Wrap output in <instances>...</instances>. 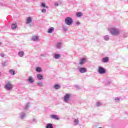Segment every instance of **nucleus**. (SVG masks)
Segmentation results:
<instances>
[{"label": "nucleus", "mask_w": 128, "mask_h": 128, "mask_svg": "<svg viewBox=\"0 0 128 128\" xmlns=\"http://www.w3.org/2000/svg\"><path fill=\"white\" fill-rule=\"evenodd\" d=\"M0 56L1 58H4V54L2 53H1L0 54Z\"/></svg>", "instance_id": "c9c22d12"}, {"label": "nucleus", "mask_w": 128, "mask_h": 128, "mask_svg": "<svg viewBox=\"0 0 128 128\" xmlns=\"http://www.w3.org/2000/svg\"><path fill=\"white\" fill-rule=\"evenodd\" d=\"M11 28L12 30H16V23H15L14 24H12L11 26Z\"/></svg>", "instance_id": "a878e982"}, {"label": "nucleus", "mask_w": 128, "mask_h": 128, "mask_svg": "<svg viewBox=\"0 0 128 128\" xmlns=\"http://www.w3.org/2000/svg\"><path fill=\"white\" fill-rule=\"evenodd\" d=\"M36 70L37 72H42V70L40 67H36Z\"/></svg>", "instance_id": "412c9836"}, {"label": "nucleus", "mask_w": 128, "mask_h": 128, "mask_svg": "<svg viewBox=\"0 0 128 128\" xmlns=\"http://www.w3.org/2000/svg\"><path fill=\"white\" fill-rule=\"evenodd\" d=\"M9 74H11V76H14L16 74V71L12 69L9 70Z\"/></svg>", "instance_id": "a211bd4d"}, {"label": "nucleus", "mask_w": 128, "mask_h": 128, "mask_svg": "<svg viewBox=\"0 0 128 128\" xmlns=\"http://www.w3.org/2000/svg\"><path fill=\"white\" fill-rule=\"evenodd\" d=\"M55 6H58V3H55Z\"/></svg>", "instance_id": "58836bf2"}, {"label": "nucleus", "mask_w": 128, "mask_h": 128, "mask_svg": "<svg viewBox=\"0 0 128 128\" xmlns=\"http://www.w3.org/2000/svg\"><path fill=\"white\" fill-rule=\"evenodd\" d=\"M56 48H62V42H58L56 45Z\"/></svg>", "instance_id": "bb28decb"}, {"label": "nucleus", "mask_w": 128, "mask_h": 128, "mask_svg": "<svg viewBox=\"0 0 128 128\" xmlns=\"http://www.w3.org/2000/svg\"><path fill=\"white\" fill-rule=\"evenodd\" d=\"M86 58H82L79 62V64L80 66H82V64H84L86 62Z\"/></svg>", "instance_id": "0eeeda50"}, {"label": "nucleus", "mask_w": 128, "mask_h": 128, "mask_svg": "<svg viewBox=\"0 0 128 128\" xmlns=\"http://www.w3.org/2000/svg\"><path fill=\"white\" fill-rule=\"evenodd\" d=\"M78 70L80 74H84L88 72V70L86 68H79Z\"/></svg>", "instance_id": "423d86ee"}, {"label": "nucleus", "mask_w": 128, "mask_h": 128, "mask_svg": "<svg viewBox=\"0 0 128 128\" xmlns=\"http://www.w3.org/2000/svg\"><path fill=\"white\" fill-rule=\"evenodd\" d=\"M64 22L66 24H67V26H72V22H74V20H72V18L66 17L65 18Z\"/></svg>", "instance_id": "7ed1b4c3"}, {"label": "nucleus", "mask_w": 128, "mask_h": 128, "mask_svg": "<svg viewBox=\"0 0 128 128\" xmlns=\"http://www.w3.org/2000/svg\"><path fill=\"white\" fill-rule=\"evenodd\" d=\"M54 88L55 90H60V86L58 84H56L54 86Z\"/></svg>", "instance_id": "b1692460"}, {"label": "nucleus", "mask_w": 128, "mask_h": 128, "mask_svg": "<svg viewBox=\"0 0 128 128\" xmlns=\"http://www.w3.org/2000/svg\"><path fill=\"white\" fill-rule=\"evenodd\" d=\"M96 106H102V103L100 101H98L96 102Z\"/></svg>", "instance_id": "cd10ccee"}, {"label": "nucleus", "mask_w": 128, "mask_h": 128, "mask_svg": "<svg viewBox=\"0 0 128 128\" xmlns=\"http://www.w3.org/2000/svg\"><path fill=\"white\" fill-rule=\"evenodd\" d=\"M54 28L52 27L48 30V34H52V32H54Z\"/></svg>", "instance_id": "5701e85b"}, {"label": "nucleus", "mask_w": 128, "mask_h": 128, "mask_svg": "<svg viewBox=\"0 0 128 128\" xmlns=\"http://www.w3.org/2000/svg\"><path fill=\"white\" fill-rule=\"evenodd\" d=\"M70 96H72V94H65L63 98V101L64 102H70Z\"/></svg>", "instance_id": "20e7f679"}, {"label": "nucleus", "mask_w": 128, "mask_h": 128, "mask_svg": "<svg viewBox=\"0 0 128 128\" xmlns=\"http://www.w3.org/2000/svg\"><path fill=\"white\" fill-rule=\"evenodd\" d=\"M32 40H33V42H38V36H32Z\"/></svg>", "instance_id": "4468645a"}, {"label": "nucleus", "mask_w": 128, "mask_h": 128, "mask_svg": "<svg viewBox=\"0 0 128 128\" xmlns=\"http://www.w3.org/2000/svg\"><path fill=\"white\" fill-rule=\"evenodd\" d=\"M14 88V85L12 84V82H8L4 86V88L6 90H12Z\"/></svg>", "instance_id": "f03ea898"}, {"label": "nucleus", "mask_w": 128, "mask_h": 128, "mask_svg": "<svg viewBox=\"0 0 128 128\" xmlns=\"http://www.w3.org/2000/svg\"><path fill=\"white\" fill-rule=\"evenodd\" d=\"M42 12H46V9H42Z\"/></svg>", "instance_id": "e433bc0d"}, {"label": "nucleus", "mask_w": 128, "mask_h": 128, "mask_svg": "<svg viewBox=\"0 0 128 128\" xmlns=\"http://www.w3.org/2000/svg\"><path fill=\"white\" fill-rule=\"evenodd\" d=\"M30 108V103L28 102L26 104L25 106L24 107V110H28V108Z\"/></svg>", "instance_id": "6ab92c4d"}, {"label": "nucleus", "mask_w": 128, "mask_h": 128, "mask_svg": "<svg viewBox=\"0 0 128 128\" xmlns=\"http://www.w3.org/2000/svg\"><path fill=\"white\" fill-rule=\"evenodd\" d=\"M50 118L52 120H60V118L58 116V115L52 114L50 115Z\"/></svg>", "instance_id": "6e6552de"}, {"label": "nucleus", "mask_w": 128, "mask_h": 128, "mask_svg": "<svg viewBox=\"0 0 128 128\" xmlns=\"http://www.w3.org/2000/svg\"><path fill=\"white\" fill-rule=\"evenodd\" d=\"M102 62H104L105 64H106V62H108V57L104 58L102 60Z\"/></svg>", "instance_id": "2eb2a0df"}, {"label": "nucleus", "mask_w": 128, "mask_h": 128, "mask_svg": "<svg viewBox=\"0 0 128 128\" xmlns=\"http://www.w3.org/2000/svg\"><path fill=\"white\" fill-rule=\"evenodd\" d=\"M103 38H104V40L108 41V40H110V36H108V35L104 36H103Z\"/></svg>", "instance_id": "aec40b11"}, {"label": "nucleus", "mask_w": 128, "mask_h": 128, "mask_svg": "<svg viewBox=\"0 0 128 128\" xmlns=\"http://www.w3.org/2000/svg\"><path fill=\"white\" fill-rule=\"evenodd\" d=\"M46 128H54V126L52 124L48 123L46 124Z\"/></svg>", "instance_id": "393cba45"}, {"label": "nucleus", "mask_w": 128, "mask_h": 128, "mask_svg": "<svg viewBox=\"0 0 128 128\" xmlns=\"http://www.w3.org/2000/svg\"><path fill=\"white\" fill-rule=\"evenodd\" d=\"M41 6H42V8H48V6H46V4L42 2L41 4Z\"/></svg>", "instance_id": "7c9ffc66"}, {"label": "nucleus", "mask_w": 128, "mask_h": 128, "mask_svg": "<svg viewBox=\"0 0 128 128\" xmlns=\"http://www.w3.org/2000/svg\"><path fill=\"white\" fill-rule=\"evenodd\" d=\"M114 100L116 102H120V98L116 97L114 98Z\"/></svg>", "instance_id": "473e14b6"}, {"label": "nucleus", "mask_w": 128, "mask_h": 128, "mask_svg": "<svg viewBox=\"0 0 128 128\" xmlns=\"http://www.w3.org/2000/svg\"><path fill=\"white\" fill-rule=\"evenodd\" d=\"M2 66H8V64H6V62H4L2 63Z\"/></svg>", "instance_id": "2f4dec72"}, {"label": "nucleus", "mask_w": 128, "mask_h": 128, "mask_svg": "<svg viewBox=\"0 0 128 128\" xmlns=\"http://www.w3.org/2000/svg\"><path fill=\"white\" fill-rule=\"evenodd\" d=\"M76 88H78V86H76Z\"/></svg>", "instance_id": "a19ab883"}, {"label": "nucleus", "mask_w": 128, "mask_h": 128, "mask_svg": "<svg viewBox=\"0 0 128 128\" xmlns=\"http://www.w3.org/2000/svg\"><path fill=\"white\" fill-rule=\"evenodd\" d=\"M18 56L20 58H22V56H24V51H20L18 52Z\"/></svg>", "instance_id": "f3484780"}, {"label": "nucleus", "mask_w": 128, "mask_h": 128, "mask_svg": "<svg viewBox=\"0 0 128 128\" xmlns=\"http://www.w3.org/2000/svg\"><path fill=\"white\" fill-rule=\"evenodd\" d=\"M102 128V127H100V128Z\"/></svg>", "instance_id": "79ce46f5"}, {"label": "nucleus", "mask_w": 128, "mask_h": 128, "mask_svg": "<svg viewBox=\"0 0 128 128\" xmlns=\"http://www.w3.org/2000/svg\"><path fill=\"white\" fill-rule=\"evenodd\" d=\"M124 38H128V34H124Z\"/></svg>", "instance_id": "4c0bfd02"}, {"label": "nucleus", "mask_w": 128, "mask_h": 128, "mask_svg": "<svg viewBox=\"0 0 128 128\" xmlns=\"http://www.w3.org/2000/svg\"><path fill=\"white\" fill-rule=\"evenodd\" d=\"M37 78L38 80H44V76L40 74H37Z\"/></svg>", "instance_id": "ddd939ff"}, {"label": "nucleus", "mask_w": 128, "mask_h": 128, "mask_svg": "<svg viewBox=\"0 0 128 128\" xmlns=\"http://www.w3.org/2000/svg\"><path fill=\"white\" fill-rule=\"evenodd\" d=\"M36 84L38 86H44V83H42V82H36Z\"/></svg>", "instance_id": "4be33fe9"}, {"label": "nucleus", "mask_w": 128, "mask_h": 128, "mask_svg": "<svg viewBox=\"0 0 128 128\" xmlns=\"http://www.w3.org/2000/svg\"><path fill=\"white\" fill-rule=\"evenodd\" d=\"M76 16H78V18H80L82 16V12H78L76 14Z\"/></svg>", "instance_id": "c756f323"}, {"label": "nucleus", "mask_w": 128, "mask_h": 128, "mask_svg": "<svg viewBox=\"0 0 128 128\" xmlns=\"http://www.w3.org/2000/svg\"><path fill=\"white\" fill-rule=\"evenodd\" d=\"M54 55L53 56V57L56 60H58V58H60V54L56 53H54Z\"/></svg>", "instance_id": "9b49d317"}, {"label": "nucleus", "mask_w": 128, "mask_h": 128, "mask_svg": "<svg viewBox=\"0 0 128 128\" xmlns=\"http://www.w3.org/2000/svg\"><path fill=\"white\" fill-rule=\"evenodd\" d=\"M32 122H36V119L34 118L32 120Z\"/></svg>", "instance_id": "f704fd0d"}, {"label": "nucleus", "mask_w": 128, "mask_h": 128, "mask_svg": "<svg viewBox=\"0 0 128 128\" xmlns=\"http://www.w3.org/2000/svg\"><path fill=\"white\" fill-rule=\"evenodd\" d=\"M108 30L112 36H118L120 34V30L116 27H112L108 29Z\"/></svg>", "instance_id": "f257e3e1"}, {"label": "nucleus", "mask_w": 128, "mask_h": 128, "mask_svg": "<svg viewBox=\"0 0 128 128\" xmlns=\"http://www.w3.org/2000/svg\"><path fill=\"white\" fill-rule=\"evenodd\" d=\"M74 124L75 126H78L80 124V120H78V118H75L74 120Z\"/></svg>", "instance_id": "dca6fc26"}, {"label": "nucleus", "mask_w": 128, "mask_h": 128, "mask_svg": "<svg viewBox=\"0 0 128 128\" xmlns=\"http://www.w3.org/2000/svg\"><path fill=\"white\" fill-rule=\"evenodd\" d=\"M76 26H80V22L78 21H77L76 22Z\"/></svg>", "instance_id": "72a5a7b5"}, {"label": "nucleus", "mask_w": 128, "mask_h": 128, "mask_svg": "<svg viewBox=\"0 0 128 128\" xmlns=\"http://www.w3.org/2000/svg\"><path fill=\"white\" fill-rule=\"evenodd\" d=\"M0 46H2V42H0Z\"/></svg>", "instance_id": "ea45409f"}, {"label": "nucleus", "mask_w": 128, "mask_h": 128, "mask_svg": "<svg viewBox=\"0 0 128 128\" xmlns=\"http://www.w3.org/2000/svg\"><path fill=\"white\" fill-rule=\"evenodd\" d=\"M32 17H28L26 19V24H32Z\"/></svg>", "instance_id": "9d476101"}, {"label": "nucleus", "mask_w": 128, "mask_h": 128, "mask_svg": "<svg viewBox=\"0 0 128 128\" xmlns=\"http://www.w3.org/2000/svg\"><path fill=\"white\" fill-rule=\"evenodd\" d=\"M26 116V112H22L20 114V118H21V120H24V118Z\"/></svg>", "instance_id": "1a4fd4ad"}, {"label": "nucleus", "mask_w": 128, "mask_h": 128, "mask_svg": "<svg viewBox=\"0 0 128 128\" xmlns=\"http://www.w3.org/2000/svg\"><path fill=\"white\" fill-rule=\"evenodd\" d=\"M27 80L30 84H32L33 82H34V78L32 76H29Z\"/></svg>", "instance_id": "f8f14e48"}, {"label": "nucleus", "mask_w": 128, "mask_h": 128, "mask_svg": "<svg viewBox=\"0 0 128 128\" xmlns=\"http://www.w3.org/2000/svg\"><path fill=\"white\" fill-rule=\"evenodd\" d=\"M62 30H64V32H68V28L66 26H64L62 27Z\"/></svg>", "instance_id": "c85d7f7f"}, {"label": "nucleus", "mask_w": 128, "mask_h": 128, "mask_svg": "<svg viewBox=\"0 0 128 128\" xmlns=\"http://www.w3.org/2000/svg\"><path fill=\"white\" fill-rule=\"evenodd\" d=\"M98 72L100 74H104L106 72V69L102 66H100L98 68Z\"/></svg>", "instance_id": "39448f33"}]
</instances>
